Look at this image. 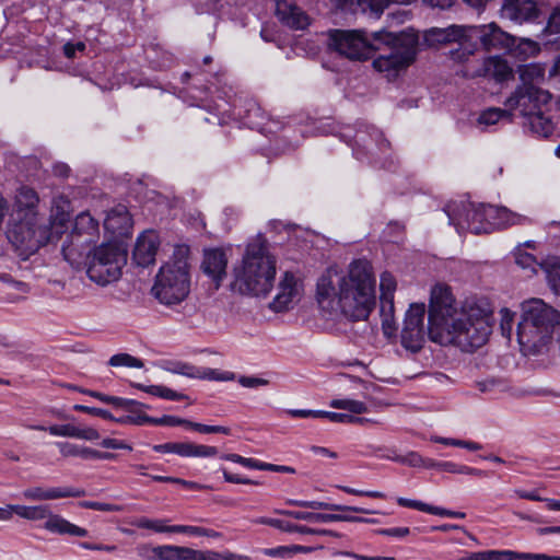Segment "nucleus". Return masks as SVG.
<instances>
[{"mask_svg":"<svg viewBox=\"0 0 560 560\" xmlns=\"http://www.w3.org/2000/svg\"><path fill=\"white\" fill-rule=\"evenodd\" d=\"M548 30L551 33H560V10H553L548 18Z\"/></svg>","mask_w":560,"mask_h":560,"instance_id":"nucleus-64","label":"nucleus"},{"mask_svg":"<svg viewBox=\"0 0 560 560\" xmlns=\"http://www.w3.org/2000/svg\"><path fill=\"white\" fill-rule=\"evenodd\" d=\"M151 292L163 305L173 306L182 303L190 292L187 261L176 259L163 265L155 277Z\"/></svg>","mask_w":560,"mask_h":560,"instance_id":"nucleus-6","label":"nucleus"},{"mask_svg":"<svg viewBox=\"0 0 560 560\" xmlns=\"http://www.w3.org/2000/svg\"><path fill=\"white\" fill-rule=\"evenodd\" d=\"M15 514L20 517L37 522L45 521L43 528L51 534L69 535L74 537H86L88 530L75 524H72L59 514L52 513L48 504L39 505H20L15 506Z\"/></svg>","mask_w":560,"mask_h":560,"instance_id":"nucleus-10","label":"nucleus"},{"mask_svg":"<svg viewBox=\"0 0 560 560\" xmlns=\"http://www.w3.org/2000/svg\"><path fill=\"white\" fill-rule=\"evenodd\" d=\"M525 127L538 138H548L555 130L552 120L545 116L542 108L526 117Z\"/></svg>","mask_w":560,"mask_h":560,"instance_id":"nucleus-26","label":"nucleus"},{"mask_svg":"<svg viewBox=\"0 0 560 560\" xmlns=\"http://www.w3.org/2000/svg\"><path fill=\"white\" fill-rule=\"evenodd\" d=\"M228 258L225 253L220 248L205 250L202 270L215 283L217 288L226 275Z\"/></svg>","mask_w":560,"mask_h":560,"instance_id":"nucleus-23","label":"nucleus"},{"mask_svg":"<svg viewBox=\"0 0 560 560\" xmlns=\"http://www.w3.org/2000/svg\"><path fill=\"white\" fill-rule=\"evenodd\" d=\"M381 290V310L384 313L386 307H393L394 292L396 290V280L389 272H383L380 279Z\"/></svg>","mask_w":560,"mask_h":560,"instance_id":"nucleus-28","label":"nucleus"},{"mask_svg":"<svg viewBox=\"0 0 560 560\" xmlns=\"http://www.w3.org/2000/svg\"><path fill=\"white\" fill-rule=\"evenodd\" d=\"M424 304H411L406 313L400 335L401 346L411 352L419 351L424 342Z\"/></svg>","mask_w":560,"mask_h":560,"instance_id":"nucleus-15","label":"nucleus"},{"mask_svg":"<svg viewBox=\"0 0 560 560\" xmlns=\"http://www.w3.org/2000/svg\"><path fill=\"white\" fill-rule=\"evenodd\" d=\"M520 54H524L525 56H534L539 51V46L536 42L532 39H521V43L517 46Z\"/></svg>","mask_w":560,"mask_h":560,"instance_id":"nucleus-60","label":"nucleus"},{"mask_svg":"<svg viewBox=\"0 0 560 560\" xmlns=\"http://www.w3.org/2000/svg\"><path fill=\"white\" fill-rule=\"evenodd\" d=\"M218 455L215 446L194 444V457H213Z\"/></svg>","mask_w":560,"mask_h":560,"instance_id":"nucleus-63","label":"nucleus"},{"mask_svg":"<svg viewBox=\"0 0 560 560\" xmlns=\"http://www.w3.org/2000/svg\"><path fill=\"white\" fill-rule=\"evenodd\" d=\"M131 226V215L124 205H118L110 209L104 220L105 230L116 236L127 235Z\"/></svg>","mask_w":560,"mask_h":560,"instance_id":"nucleus-24","label":"nucleus"},{"mask_svg":"<svg viewBox=\"0 0 560 560\" xmlns=\"http://www.w3.org/2000/svg\"><path fill=\"white\" fill-rule=\"evenodd\" d=\"M108 364L110 366H128L137 369H141L143 366V362L140 359L132 357L128 353L114 354L109 359Z\"/></svg>","mask_w":560,"mask_h":560,"instance_id":"nucleus-46","label":"nucleus"},{"mask_svg":"<svg viewBox=\"0 0 560 560\" xmlns=\"http://www.w3.org/2000/svg\"><path fill=\"white\" fill-rule=\"evenodd\" d=\"M262 553L272 558H287L292 555V548L290 546H278L273 548L262 549Z\"/></svg>","mask_w":560,"mask_h":560,"instance_id":"nucleus-59","label":"nucleus"},{"mask_svg":"<svg viewBox=\"0 0 560 560\" xmlns=\"http://www.w3.org/2000/svg\"><path fill=\"white\" fill-rule=\"evenodd\" d=\"M187 428L192 429L199 433H205V434H211V433H221V434H225V435L231 434V429L229 427L209 425V424H203V423H199V422H192L189 420L187 422Z\"/></svg>","mask_w":560,"mask_h":560,"instance_id":"nucleus-49","label":"nucleus"},{"mask_svg":"<svg viewBox=\"0 0 560 560\" xmlns=\"http://www.w3.org/2000/svg\"><path fill=\"white\" fill-rule=\"evenodd\" d=\"M32 430L36 431H48L49 434L54 436H65V438H73L77 439L78 435V427L67 423V424H54L50 427H44V425H30L28 427Z\"/></svg>","mask_w":560,"mask_h":560,"instance_id":"nucleus-40","label":"nucleus"},{"mask_svg":"<svg viewBox=\"0 0 560 560\" xmlns=\"http://www.w3.org/2000/svg\"><path fill=\"white\" fill-rule=\"evenodd\" d=\"M329 46L338 54L354 60L368 59L373 49H380L375 44L374 32L369 36L363 31L334 30L329 33Z\"/></svg>","mask_w":560,"mask_h":560,"instance_id":"nucleus-9","label":"nucleus"},{"mask_svg":"<svg viewBox=\"0 0 560 560\" xmlns=\"http://www.w3.org/2000/svg\"><path fill=\"white\" fill-rule=\"evenodd\" d=\"M117 422L120 423H131L136 425H144V424H153L154 417H150L148 415H137V416H128L126 418L116 419Z\"/></svg>","mask_w":560,"mask_h":560,"instance_id":"nucleus-57","label":"nucleus"},{"mask_svg":"<svg viewBox=\"0 0 560 560\" xmlns=\"http://www.w3.org/2000/svg\"><path fill=\"white\" fill-rule=\"evenodd\" d=\"M319 418H327L331 422L337 423H363L368 421V419L360 418L354 415L325 410H319Z\"/></svg>","mask_w":560,"mask_h":560,"instance_id":"nucleus-44","label":"nucleus"},{"mask_svg":"<svg viewBox=\"0 0 560 560\" xmlns=\"http://www.w3.org/2000/svg\"><path fill=\"white\" fill-rule=\"evenodd\" d=\"M514 258L517 266L522 269H527L532 273H536L537 266L540 264L537 262L536 257L533 254L525 252L521 246L515 248Z\"/></svg>","mask_w":560,"mask_h":560,"instance_id":"nucleus-42","label":"nucleus"},{"mask_svg":"<svg viewBox=\"0 0 560 560\" xmlns=\"http://www.w3.org/2000/svg\"><path fill=\"white\" fill-rule=\"evenodd\" d=\"M19 210L33 211L39 201L36 191L30 187H21L15 197Z\"/></svg>","mask_w":560,"mask_h":560,"instance_id":"nucleus-36","label":"nucleus"},{"mask_svg":"<svg viewBox=\"0 0 560 560\" xmlns=\"http://www.w3.org/2000/svg\"><path fill=\"white\" fill-rule=\"evenodd\" d=\"M500 314H501L500 327L502 330V335L509 338L511 335V331H512L514 314L508 308H502L500 311Z\"/></svg>","mask_w":560,"mask_h":560,"instance_id":"nucleus-55","label":"nucleus"},{"mask_svg":"<svg viewBox=\"0 0 560 560\" xmlns=\"http://www.w3.org/2000/svg\"><path fill=\"white\" fill-rule=\"evenodd\" d=\"M395 460L400 464L408 465L410 467H422V465L424 463V457H422L417 452H409L405 456L396 457Z\"/></svg>","mask_w":560,"mask_h":560,"instance_id":"nucleus-54","label":"nucleus"},{"mask_svg":"<svg viewBox=\"0 0 560 560\" xmlns=\"http://www.w3.org/2000/svg\"><path fill=\"white\" fill-rule=\"evenodd\" d=\"M81 393L86 394L91 397H94L102 402L113 405L117 408L128 409L131 406H143L142 404H140L133 399L109 396V395H105V394H102V393L95 392V390L82 389Z\"/></svg>","mask_w":560,"mask_h":560,"instance_id":"nucleus-33","label":"nucleus"},{"mask_svg":"<svg viewBox=\"0 0 560 560\" xmlns=\"http://www.w3.org/2000/svg\"><path fill=\"white\" fill-rule=\"evenodd\" d=\"M233 115L250 128L262 131L268 121V115L255 100H246L243 105L234 106Z\"/></svg>","mask_w":560,"mask_h":560,"instance_id":"nucleus-18","label":"nucleus"},{"mask_svg":"<svg viewBox=\"0 0 560 560\" xmlns=\"http://www.w3.org/2000/svg\"><path fill=\"white\" fill-rule=\"evenodd\" d=\"M485 207V203L476 206L468 201H452L445 206L444 212L448 223L454 225L459 234L465 231L474 234L490 233V226L486 224V218L482 215Z\"/></svg>","mask_w":560,"mask_h":560,"instance_id":"nucleus-11","label":"nucleus"},{"mask_svg":"<svg viewBox=\"0 0 560 560\" xmlns=\"http://www.w3.org/2000/svg\"><path fill=\"white\" fill-rule=\"evenodd\" d=\"M202 550L184 546H158V560H201Z\"/></svg>","mask_w":560,"mask_h":560,"instance_id":"nucleus-25","label":"nucleus"},{"mask_svg":"<svg viewBox=\"0 0 560 560\" xmlns=\"http://www.w3.org/2000/svg\"><path fill=\"white\" fill-rule=\"evenodd\" d=\"M280 514L287 515L289 517L301 520V521H307L313 523H331L332 518L331 514L326 513H313V512H304V511H290V510H282L277 511Z\"/></svg>","mask_w":560,"mask_h":560,"instance_id":"nucleus-37","label":"nucleus"},{"mask_svg":"<svg viewBox=\"0 0 560 560\" xmlns=\"http://www.w3.org/2000/svg\"><path fill=\"white\" fill-rule=\"evenodd\" d=\"M56 445L65 457L77 456L83 459H92L93 448L69 442H57Z\"/></svg>","mask_w":560,"mask_h":560,"instance_id":"nucleus-38","label":"nucleus"},{"mask_svg":"<svg viewBox=\"0 0 560 560\" xmlns=\"http://www.w3.org/2000/svg\"><path fill=\"white\" fill-rule=\"evenodd\" d=\"M482 215L486 218V224L490 226V232L502 228V221H499V207L486 205Z\"/></svg>","mask_w":560,"mask_h":560,"instance_id":"nucleus-50","label":"nucleus"},{"mask_svg":"<svg viewBox=\"0 0 560 560\" xmlns=\"http://www.w3.org/2000/svg\"><path fill=\"white\" fill-rule=\"evenodd\" d=\"M469 44L477 48V43L485 50L511 51L515 46L516 38L502 31L495 23L468 26Z\"/></svg>","mask_w":560,"mask_h":560,"instance_id":"nucleus-14","label":"nucleus"},{"mask_svg":"<svg viewBox=\"0 0 560 560\" xmlns=\"http://www.w3.org/2000/svg\"><path fill=\"white\" fill-rule=\"evenodd\" d=\"M329 406L335 409H343L354 415L365 413L368 411V406L365 402L349 398L343 399H332L329 402Z\"/></svg>","mask_w":560,"mask_h":560,"instance_id":"nucleus-41","label":"nucleus"},{"mask_svg":"<svg viewBox=\"0 0 560 560\" xmlns=\"http://www.w3.org/2000/svg\"><path fill=\"white\" fill-rule=\"evenodd\" d=\"M374 39L381 46L378 50L382 52L374 58L373 67L388 78L396 77L415 61L419 38L412 31L396 34L381 30L374 32Z\"/></svg>","mask_w":560,"mask_h":560,"instance_id":"nucleus-5","label":"nucleus"},{"mask_svg":"<svg viewBox=\"0 0 560 560\" xmlns=\"http://www.w3.org/2000/svg\"><path fill=\"white\" fill-rule=\"evenodd\" d=\"M97 237L98 222L89 212H81L77 215L74 226L62 244L61 252L65 259L73 268H79Z\"/></svg>","mask_w":560,"mask_h":560,"instance_id":"nucleus-8","label":"nucleus"},{"mask_svg":"<svg viewBox=\"0 0 560 560\" xmlns=\"http://www.w3.org/2000/svg\"><path fill=\"white\" fill-rule=\"evenodd\" d=\"M511 117L512 114L509 113L508 109L490 107L480 113V115L477 118V127H479L480 130L483 131L487 128L499 122L502 118H508L509 120H511Z\"/></svg>","mask_w":560,"mask_h":560,"instance_id":"nucleus-31","label":"nucleus"},{"mask_svg":"<svg viewBox=\"0 0 560 560\" xmlns=\"http://www.w3.org/2000/svg\"><path fill=\"white\" fill-rule=\"evenodd\" d=\"M238 383L245 388H257L269 384V382L265 378L245 375L238 377Z\"/></svg>","mask_w":560,"mask_h":560,"instance_id":"nucleus-58","label":"nucleus"},{"mask_svg":"<svg viewBox=\"0 0 560 560\" xmlns=\"http://www.w3.org/2000/svg\"><path fill=\"white\" fill-rule=\"evenodd\" d=\"M334 5L352 14H368L370 18L377 19L381 16L388 0H332Z\"/></svg>","mask_w":560,"mask_h":560,"instance_id":"nucleus-19","label":"nucleus"},{"mask_svg":"<svg viewBox=\"0 0 560 560\" xmlns=\"http://www.w3.org/2000/svg\"><path fill=\"white\" fill-rule=\"evenodd\" d=\"M79 506L102 512H121L124 510L121 505L97 501H81L79 502Z\"/></svg>","mask_w":560,"mask_h":560,"instance_id":"nucleus-51","label":"nucleus"},{"mask_svg":"<svg viewBox=\"0 0 560 560\" xmlns=\"http://www.w3.org/2000/svg\"><path fill=\"white\" fill-rule=\"evenodd\" d=\"M458 560H514L512 550H487L470 552Z\"/></svg>","mask_w":560,"mask_h":560,"instance_id":"nucleus-35","label":"nucleus"},{"mask_svg":"<svg viewBox=\"0 0 560 560\" xmlns=\"http://www.w3.org/2000/svg\"><path fill=\"white\" fill-rule=\"evenodd\" d=\"M174 534H187L190 536H203L209 538H221L222 534L210 528L191 525H171Z\"/></svg>","mask_w":560,"mask_h":560,"instance_id":"nucleus-39","label":"nucleus"},{"mask_svg":"<svg viewBox=\"0 0 560 560\" xmlns=\"http://www.w3.org/2000/svg\"><path fill=\"white\" fill-rule=\"evenodd\" d=\"M276 14L283 24L294 30H305L310 25V16L294 0H276Z\"/></svg>","mask_w":560,"mask_h":560,"instance_id":"nucleus-17","label":"nucleus"},{"mask_svg":"<svg viewBox=\"0 0 560 560\" xmlns=\"http://www.w3.org/2000/svg\"><path fill=\"white\" fill-rule=\"evenodd\" d=\"M158 248V235L153 231H145L137 238L132 254L133 260L138 266L148 267L154 264Z\"/></svg>","mask_w":560,"mask_h":560,"instance_id":"nucleus-20","label":"nucleus"},{"mask_svg":"<svg viewBox=\"0 0 560 560\" xmlns=\"http://www.w3.org/2000/svg\"><path fill=\"white\" fill-rule=\"evenodd\" d=\"M499 221H502V228H506L514 224H523L528 219L524 215L514 213L504 207H499Z\"/></svg>","mask_w":560,"mask_h":560,"instance_id":"nucleus-48","label":"nucleus"},{"mask_svg":"<svg viewBox=\"0 0 560 560\" xmlns=\"http://www.w3.org/2000/svg\"><path fill=\"white\" fill-rule=\"evenodd\" d=\"M375 283L366 259H354L346 271L328 267L317 279L316 301L330 318L364 320L375 304Z\"/></svg>","mask_w":560,"mask_h":560,"instance_id":"nucleus-1","label":"nucleus"},{"mask_svg":"<svg viewBox=\"0 0 560 560\" xmlns=\"http://www.w3.org/2000/svg\"><path fill=\"white\" fill-rule=\"evenodd\" d=\"M475 77L503 82L512 77V69L503 58L492 56L483 59L481 65L474 71Z\"/></svg>","mask_w":560,"mask_h":560,"instance_id":"nucleus-22","label":"nucleus"},{"mask_svg":"<svg viewBox=\"0 0 560 560\" xmlns=\"http://www.w3.org/2000/svg\"><path fill=\"white\" fill-rule=\"evenodd\" d=\"M559 560V556H548L545 553H530L514 551V560Z\"/></svg>","mask_w":560,"mask_h":560,"instance_id":"nucleus-61","label":"nucleus"},{"mask_svg":"<svg viewBox=\"0 0 560 560\" xmlns=\"http://www.w3.org/2000/svg\"><path fill=\"white\" fill-rule=\"evenodd\" d=\"M131 385L140 390H143V392L150 394V395H153V396H156V397H160L163 399H167V400L178 401V400H183V399L187 398V396L185 394L177 393V392H175L166 386H163V385L147 386V385H143L140 383H132Z\"/></svg>","mask_w":560,"mask_h":560,"instance_id":"nucleus-32","label":"nucleus"},{"mask_svg":"<svg viewBox=\"0 0 560 560\" xmlns=\"http://www.w3.org/2000/svg\"><path fill=\"white\" fill-rule=\"evenodd\" d=\"M171 372L175 374L185 375L190 378H198L200 368H196L194 365L187 364V363H175L174 368L170 369Z\"/></svg>","mask_w":560,"mask_h":560,"instance_id":"nucleus-53","label":"nucleus"},{"mask_svg":"<svg viewBox=\"0 0 560 560\" xmlns=\"http://www.w3.org/2000/svg\"><path fill=\"white\" fill-rule=\"evenodd\" d=\"M491 320L492 313L476 303H466L459 313L454 314L448 288L435 285L432 289L428 317L431 340L472 351L487 342Z\"/></svg>","mask_w":560,"mask_h":560,"instance_id":"nucleus-2","label":"nucleus"},{"mask_svg":"<svg viewBox=\"0 0 560 560\" xmlns=\"http://www.w3.org/2000/svg\"><path fill=\"white\" fill-rule=\"evenodd\" d=\"M289 504L294 505V506H300V508L315 509V510L320 509V510H330V511H352V512H357V513H371V511L362 509V508L331 504V503L319 502V501L290 500Z\"/></svg>","mask_w":560,"mask_h":560,"instance_id":"nucleus-30","label":"nucleus"},{"mask_svg":"<svg viewBox=\"0 0 560 560\" xmlns=\"http://www.w3.org/2000/svg\"><path fill=\"white\" fill-rule=\"evenodd\" d=\"M84 259H88L86 275L90 280L104 287L120 278L127 254L119 245L105 243L95 247L92 253L89 248Z\"/></svg>","mask_w":560,"mask_h":560,"instance_id":"nucleus-7","label":"nucleus"},{"mask_svg":"<svg viewBox=\"0 0 560 560\" xmlns=\"http://www.w3.org/2000/svg\"><path fill=\"white\" fill-rule=\"evenodd\" d=\"M300 296L299 280L290 272L285 271L279 282L278 293L269 304L273 312H284L291 308Z\"/></svg>","mask_w":560,"mask_h":560,"instance_id":"nucleus-16","label":"nucleus"},{"mask_svg":"<svg viewBox=\"0 0 560 560\" xmlns=\"http://www.w3.org/2000/svg\"><path fill=\"white\" fill-rule=\"evenodd\" d=\"M522 315L517 325L521 350L527 354H539L551 342L560 313L541 299H529L521 304Z\"/></svg>","mask_w":560,"mask_h":560,"instance_id":"nucleus-4","label":"nucleus"},{"mask_svg":"<svg viewBox=\"0 0 560 560\" xmlns=\"http://www.w3.org/2000/svg\"><path fill=\"white\" fill-rule=\"evenodd\" d=\"M52 211L60 222H66L70 219L71 206L70 201L63 195H58L52 199Z\"/></svg>","mask_w":560,"mask_h":560,"instance_id":"nucleus-45","label":"nucleus"},{"mask_svg":"<svg viewBox=\"0 0 560 560\" xmlns=\"http://www.w3.org/2000/svg\"><path fill=\"white\" fill-rule=\"evenodd\" d=\"M135 525L138 528L151 529L156 533H172L171 525H164V522L162 520H151L147 517H141L137 522H135Z\"/></svg>","mask_w":560,"mask_h":560,"instance_id":"nucleus-47","label":"nucleus"},{"mask_svg":"<svg viewBox=\"0 0 560 560\" xmlns=\"http://www.w3.org/2000/svg\"><path fill=\"white\" fill-rule=\"evenodd\" d=\"M521 84L538 83L545 77V69L538 63H528L520 67L518 70Z\"/></svg>","mask_w":560,"mask_h":560,"instance_id":"nucleus-34","label":"nucleus"},{"mask_svg":"<svg viewBox=\"0 0 560 560\" xmlns=\"http://www.w3.org/2000/svg\"><path fill=\"white\" fill-rule=\"evenodd\" d=\"M276 277V259L260 240L249 243L242 264L234 268L230 284L233 292L243 295L266 296L272 289Z\"/></svg>","mask_w":560,"mask_h":560,"instance_id":"nucleus-3","label":"nucleus"},{"mask_svg":"<svg viewBox=\"0 0 560 560\" xmlns=\"http://www.w3.org/2000/svg\"><path fill=\"white\" fill-rule=\"evenodd\" d=\"M23 498L32 501H49L63 498H80L85 495V490L73 487H56L44 489L42 487H33L25 489L22 493Z\"/></svg>","mask_w":560,"mask_h":560,"instance_id":"nucleus-21","label":"nucleus"},{"mask_svg":"<svg viewBox=\"0 0 560 560\" xmlns=\"http://www.w3.org/2000/svg\"><path fill=\"white\" fill-rule=\"evenodd\" d=\"M551 101V94L534 84H520L506 98L504 105L509 113L517 110L523 117H528L540 110Z\"/></svg>","mask_w":560,"mask_h":560,"instance_id":"nucleus-13","label":"nucleus"},{"mask_svg":"<svg viewBox=\"0 0 560 560\" xmlns=\"http://www.w3.org/2000/svg\"><path fill=\"white\" fill-rule=\"evenodd\" d=\"M539 267L545 271L550 289L560 295V259L548 257L540 262Z\"/></svg>","mask_w":560,"mask_h":560,"instance_id":"nucleus-27","label":"nucleus"},{"mask_svg":"<svg viewBox=\"0 0 560 560\" xmlns=\"http://www.w3.org/2000/svg\"><path fill=\"white\" fill-rule=\"evenodd\" d=\"M174 454L182 457H194V443L174 442Z\"/></svg>","mask_w":560,"mask_h":560,"instance_id":"nucleus-62","label":"nucleus"},{"mask_svg":"<svg viewBox=\"0 0 560 560\" xmlns=\"http://www.w3.org/2000/svg\"><path fill=\"white\" fill-rule=\"evenodd\" d=\"M35 234L36 231L30 226L28 222H20L9 231L8 237L16 246H28Z\"/></svg>","mask_w":560,"mask_h":560,"instance_id":"nucleus-29","label":"nucleus"},{"mask_svg":"<svg viewBox=\"0 0 560 560\" xmlns=\"http://www.w3.org/2000/svg\"><path fill=\"white\" fill-rule=\"evenodd\" d=\"M73 410L89 413V415L96 416V417H101L106 420L116 421L115 417L106 409L89 407V406H84V405H74Z\"/></svg>","mask_w":560,"mask_h":560,"instance_id":"nucleus-52","label":"nucleus"},{"mask_svg":"<svg viewBox=\"0 0 560 560\" xmlns=\"http://www.w3.org/2000/svg\"><path fill=\"white\" fill-rule=\"evenodd\" d=\"M424 42L430 45L456 43L458 47L450 50L454 61L463 62L474 52L468 39V26L450 25L447 27H432L424 33Z\"/></svg>","mask_w":560,"mask_h":560,"instance_id":"nucleus-12","label":"nucleus"},{"mask_svg":"<svg viewBox=\"0 0 560 560\" xmlns=\"http://www.w3.org/2000/svg\"><path fill=\"white\" fill-rule=\"evenodd\" d=\"M201 560H252V558L230 550L215 551L208 549L202 550Z\"/></svg>","mask_w":560,"mask_h":560,"instance_id":"nucleus-43","label":"nucleus"},{"mask_svg":"<svg viewBox=\"0 0 560 560\" xmlns=\"http://www.w3.org/2000/svg\"><path fill=\"white\" fill-rule=\"evenodd\" d=\"M188 420L182 419L175 416H163L160 418H154L153 425H167V427H176V425H185L187 427Z\"/></svg>","mask_w":560,"mask_h":560,"instance_id":"nucleus-56","label":"nucleus"}]
</instances>
